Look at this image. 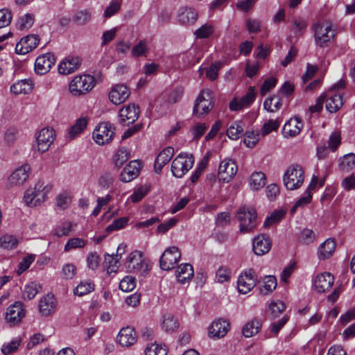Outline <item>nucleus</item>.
<instances>
[{
  "label": "nucleus",
  "instance_id": "f257e3e1",
  "mask_svg": "<svg viewBox=\"0 0 355 355\" xmlns=\"http://www.w3.org/2000/svg\"><path fill=\"white\" fill-rule=\"evenodd\" d=\"M52 186L45 184L44 181H38L33 187L27 189L24 194V202L30 207L42 205L47 198L48 193L51 191Z\"/></svg>",
  "mask_w": 355,
  "mask_h": 355
},
{
  "label": "nucleus",
  "instance_id": "f03ea898",
  "mask_svg": "<svg viewBox=\"0 0 355 355\" xmlns=\"http://www.w3.org/2000/svg\"><path fill=\"white\" fill-rule=\"evenodd\" d=\"M96 85L94 77L89 74L75 76L70 82L69 89L74 96L85 95L92 91Z\"/></svg>",
  "mask_w": 355,
  "mask_h": 355
},
{
  "label": "nucleus",
  "instance_id": "7ed1b4c3",
  "mask_svg": "<svg viewBox=\"0 0 355 355\" xmlns=\"http://www.w3.org/2000/svg\"><path fill=\"white\" fill-rule=\"evenodd\" d=\"M345 82L340 80L334 84L328 92L322 94L326 96V108L331 113L337 112L343 105L342 90L345 87Z\"/></svg>",
  "mask_w": 355,
  "mask_h": 355
},
{
  "label": "nucleus",
  "instance_id": "20e7f679",
  "mask_svg": "<svg viewBox=\"0 0 355 355\" xmlns=\"http://www.w3.org/2000/svg\"><path fill=\"white\" fill-rule=\"evenodd\" d=\"M304 180V172L298 164L291 165L286 171L283 181L284 184L288 190L299 189Z\"/></svg>",
  "mask_w": 355,
  "mask_h": 355
},
{
  "label": "nucleus",
  "instance_id": "39448f33",
  "mask_svg": "<svg viewBox=\"0 0 355 355\" xmlns=\"http://www.w3.org/2000/svg\"><path fill=\"white\" fill-rule=\"evenodd\" d=\"M236 218L240 223L241 232H249L257 226V212L252 207L240 208L236 214Z\"/></svg>",
  "mask_w": 355,
  "mask_h": 355
},
{
  "label": "nucleus",
  "instance_id": "423d86ee",
  "mask_svg": "<svg viewBox=\"0 0 355 355\" xmlns=\"http://www.w3.org/2000/svg\"><path fill=\"white\" fill-rule=\"evenodd\" d=\"M194 157L191 154L180 153L173 161L171 172L178 178H182L193 166Z\"/></svg>",
  "mask_w": 355,
  "mask_h": 355
},
{
  "label": "nucleus",
  "instance_id": "0eeeda50",
  "mask_svg": "<svg viewBox=\"0 0 355 355\" xmlns=\"http://www.w3.org/2000/svg\"><path fill=\"white\" fill-rule=\"evenodd\" d=\"M125 268L130 272L144 274L149 270L147 260L139 250L132 252L127 258Z\"/></svg>",
  "mask_w": 355,
  "mask_h": 355
},
{
  "label": "nucleus",
  "instance_id": "6e6552de",
  "mask_svg": "<svg viewBox=\"0 0 355 355\" xmlns=\"http://www.w3.org/2000/svg\"><path fill=\"white\" fill-rule=\"evenodd\" d=\"M315 44L320 46H327L334 36L331 24L329 22H318L314 27Z\"/></svg>",
  "mask_w": 355,
  "mask_h": 355
},
{
  "label": "nucleus",
  "instance_id": "1a4fd4ad",
  "mask_svg": "<svg viewBox=\"0 0 355 355\" xmlns=\"http://www.w3.org/2000/svg\"><path fill=\"white\" fill-rule=\"evenodd\" d=\"M213 107L214 103L211 91L202 90L196 101L193 113L195 116L200 117L207 114Z\"/></svg>",
  "mask_w": 355,
  "mask_h": 355
},
{
  "label": "nucleus",
  "instance_id": "9d476101",
  "mask_svg": "<svg viewBox=\"0 0 355 355\" xmlns=\"http://www.w3.org/2000/svg\"><path fill=\"white\" fill-rule=\"evenodd\" d=\"M114 135V128L108 122H103L98 124L93 132V138L96 143L103 145L110 142Z\"/></svg>",
  "mask_w": 355,
  "mask_h": 355
},
{
  "label": "nucleus",
  "instance_id": "9b49d317",
  "mask_svg": "<svg viewBox=\"0 0 355 355\" xmlns=\"http://www.w3.org/2000/svg\"><path fill=\"white\" fill-rule=\"evenodd\" d=\"M181 258V253L175 246L166 248L160 257V268L164 270L173 269Z\"/></svg>",
  "mask_w": 355,
  "mask_h": 355
},
{
  "label": "nucleus",
  "instance_id": "f8f14e48",
  "mask_svg": "<svg viewBox=\"0 0 355 355\" xmlns=\"http://www.w3.org/2000/svg\"><path fill=\"white\" fill-rule=\"evenodd\" d=\"M55 139V133L53 129L44 128L36 135V143L37 150L42 153L46 152Z\"/></svg>",
  "mask_w": 355,
  "mask_h": 355
},
{
  "label": "nucleus",
  "instance_id": "ddd939ff",
  "mask_svg": "<svg viewBox=\"0 0 355 355\" xmlns=\"http://www.w3.org/2000/svg\"><path fill=\"white\" fill-rule=\"evenodd\" d=\"M230 329V323L225 319L218 318L214 320L208 327V336L214 340L224 338Z\"/></svg>",
  "mask_w": 355,
  "mask_h": 355
},
{
  "label": "nucleus",
  "instance_id": "4468645a",
  "mask_svg": "<svg viewBox=\"0 0 355 355\" xmlns=\"http://www.w3.org/2000/svg\"><path fill=\"white\" fill-rule=\"evenodd\" d=\"M139 116V108L135 104H129L120 109L118 114L119 122L122 125L134 123Z\"/></svg>",
  "mask_w": 355,
  "mask_h": 355
},
{
  "label": "nucleus",
  "instance_id": "2eb2a0df",
  "mask_svg": "<svg viewBox=\"0 0 355 355\" xmlns=\"http://www.w3.org/2000/svg\"><path fill=\"white\" fill-rule=\"evenodd\" d=\"M238 167L232 159H223L218 167L219 179L225 182H229L237 173Z\"/></svg>",
  "mask_w": 355,
  "mask_h": 355
},
{
  "label": "nucleus",
  "instance_id": "dca6fc26",
  "mask_svg": "<svg viewBox=\"0 0 355 355\" xmlns=\"http://www.w3.org/2000/svg\"><path fill=\"white\" fill-rule=\"evenodd\" d=\"M257 277L252 269L241 273L238 278L237 286L239 293L246 294L256 285Z\"/></svg>",
  "mask_w": 355,
  "mask_h": 355
},
{
  "label": "nucleus",
  "instance_id": "f3484780",
  "mask_svg": "<svg viewBox=\"0 0 355 355\" xmlns=\"http://www.w3.org/2000/svg\"><path fill=\"white\" fill-rule=\"evenodd\" d=\"M31 168L29 164H23L14 171L8 179L10 187L22 185L28 178Z\"/></svg>",
  "mask_w": 355,
  "mask_h": 355
},
{
  "label": "nucleus",
  "instance_id": "a211bd4d",
  "mask_svg": "<svg viewBox=\"0 0 355 355\" xmlns=\"http://www.w3.org/2000/svg\"><path fill=\"white\" fill-rule=\"evenodd\" d=\"M40 42V38L36 35H28L22 37L16 44L15 52L17 54L25 55L35 49Z\"/></svg>",
  "mask_w": 355,
  "mask_h": 355
},
{
  "label": "nucleus",
  "instance_id": "6ab92c4d",
  "mask_svg": "<svg viewBox=\"0 0 355 355\" xmlns=\"http://www.w3.org/2000/svg\"><path fill=\"white\" fill-rule=\"evenodd\" d=\"M256 92L253 87H250L246 94L241 98H234L230 103V109L232 111H239L244 107H249L255 100Z\"/></svg>",
  "mask_w": 355,
  "mask_h": 355
},
{
  "label": "nucleus",
  "instance_id": "aec40b11",
  "mask_svg": "<svg viewBox=\"0 0 355 355\" xmlns=\"http://www.w3.org/2000/svg\"><path fill=\"white\" fill-rule=\"evenodd\" d=\"M55 62V57L51 53L38 56L35 62V71L37 74L43 75L49 72Z\"/></svg>",
  "mask_w": 355,
  "mask_h": 355
},
{
  "label": "nucleus",
  "instance_id": "412c9836",
  "mask_svg": "<svg viewBox=\"0 0 355 355\" xmlns=\"http://www.w3.org/2000/svg\"><path fill=\"white\" fill-rule=\"evenodd\" d=\"M25 312L21 302H15L10 305L6 313V320L10 325L19 324L24 317Z\"/></svg>",
  "mask_w": 355,
  "mask_h": 355
},
{
  "label": "nucleus",
  "instance_id": "4be33fe9",
  "mask_svg": "<svg viewBox=\"0 0 355 355\" xmlns=\"http://www.w3.org/2000/svg\"><path fill=\"white\" fill-rule=\"evenodd\" d=\"M334 282V276L329 272H324L315 277L313 286L318 293H322L329 291Z\"/></svg>",
  "mask_w": 355,
  "mask_h": 355
},
{
  "label": "nucleus",
  "instance_id": "5701e85b",
  "mask_svg": "<svg viewBox=\"0 0 355 355\" xmlns=\"http://www.w3.org/2000/svg\"><path fill=\"white\" fill-rule=\"evenodd\" d=\"M130 94V89L124 85H114L109 93V98L114 105L125 101Z\"/></svg>",
  "mask_w": 355,
  "mask_h": 355
},
{
  "label": "nucleus",
  "instance_id": "b1692460",
  "mask_svg": "<svg viewBox=\"0 0 355 355\" xmlns=\"http://www.w3.org/2000/svg\"><path fill=\"white\" fill-rule=\"evenodd\" d=\"M82 60L78 56H68L58 66V71L63 75L73 73L80 66Z\"/></svg>",
  "mask_w": 355,
  "mask_h": 355
},
{
  "label": "nucleus",
  "instance_id": "393cba45",
  "mask_svg": "<svg viewBox=\"0 0 355 355\" xmlns=\"http://www.w3.org/2000/svg\"><path fill=\"white\" fill-rule=\"evenodd\" d=\"M304 123L300 117L291 118L284 125L282 134L284 137H294L301 132Z\"/></svg>",
  "mask_w": 355,
  "mask_h": 355
},
{
  "label": "nucleus",
  "instance_id": "a878e982",
  "mask_svg": "<svg viewBox=\"0 0 355 355\" xmlns=\"http://www.w3.org/2000/svg\"><path fill=\"white\" fill-rule=\"evenodd\" d=\"M141 167V163L137 160L130 161L121 173L120 180L123 182H131L139 175Z\"/></svg>",
  "mask_w": 355,
  "mask_h": 355
},
{
  "label": "nucleus",
  "instance_id": "bb28decb",
  "mask_svg": "<svg viewBox=\"0 0 355 355\" xmlns=\"http://www.w3.org/2000/svg\"><path fill=\"white\" fill-rule=\"evenodd\" d=\"M57 301L54 295L47 294L42 297L39 302V311L43 316H49L55 311Z\"/></svg>",
  "mask_w": 355,
  "mask_h": 355
},
{
  "label": "nucleus",
  "instance_id": "cd10ccee",
  "mask_svg": "<svg viewBox=\"0 0 355 355\" xmlns=\"http://www.w3.org/2000/svg\"><path fill=\"white\" fill-rule=\"evenodd\" d=\"M198 17L196 11L190 7H180L177 12L176 18L181 24H192Z\"/></svg>",
  "mask_w": 355,
  "mask_h": 355
},
{
  "label": "nucleus",
  "instance_id": "c85d7f7f",
  "mask_svg": "<svg viewBox=\"0 0 355 355\" xmlns=\"http://www.w3.org/2000/svg\"><path fill=\"white\" fill-rule=\"evenodd\" d=\"M271 248V243L268 237L263 234L259 235L254 239L253 250L257 255L267 253Z\"/></svg>",
  "mask_w": 355,
  "mask_h": 355
},
{
  "label": "nucleus",
  "instance_id": "c756f323",
  "mask_svg": "<svg viewBox=\"0 0 355 355\" xmlns=\"http://www.w3.org/2000/svg\"><path fill=\"white\" fill-rule=\"evenodd\" d=\"M117 340L121 346L129 347L136 343V333L130 327L123 328L118 334Z\"/></svg>",
  "mask_w": 355,
  "mask_h": 355
},
{
  "label": "nucleus",
  "instance_id": "7c9ffc66",
  "mask_svg": "<svg viewBox=\"0 0 355 355\" xmlns=\"http://www.w3.org/2000/svg\"><path fill=\"white\" fill-rule=\"evenodd\" d=\"M174 153V150L172 147H167L164 148L157 155L155 162V171L157 173L161 172L162 168L171 160Z\"/></svg>",
  "mask_w": 355,
  "mask_h": 355
},
{
  "label": "nucleus",
  "instance_id": "2f4dec72",
  "mask_svg": "<svg viewBox=\"0 0 355 355\" xmlns=\"http://www.w3.org/2000/svg\"><path fill=\"white\" fill-rule=\"evenodd\" d=\"M178 281L181 284H185L191 280L194 275L193 266L189 263L180 264L175 272Z\"/></svg>",
  "mask_w": 355,
  "mask_h": 355
},
{
  "label": "nucleus",
  "instance_id": "473e14b6",
  "mask_svg": "<svg viewBox=\"0 0 355 355\" xmlns=\"http://www.w3.org/2000/svg\"><path fill=\"white\" fill-rule=\"evenodd\" d=\"M33 89V80L30 78L18 80L10 87V91L15 94H28Z\"/></svg>",
  "mask_w": 355,
  "mask_h": 355
},
{
  "label": "nucleus",
  "instance_id": "72a5a7b5",
  "mask_svg": "<svg viewBox=\"0 0 355 355\" xmlns=\"http://www.w3.org/2000/svg\"><path fill=\"white\" fill-rule=\"evenodd\" d=\"M336 243L334 240H325L318 248V254L320 259H327L332 256L335 251Z\"/></svg>",
  "mask_w": 355,
  "mask_h": 355
},
{
  "label": "nucleus",
  "instance_id": "f704fd0d",
  "mask_svg": "<svg viewBox=\"0 0 355 355\" xmlns=\"http://www.w3.org/2000/svg\"><path fill=\"white\" fill-rule=\"evenodd\" d=\"M261 328V322L257 318L247 322L242 328V334L245 338H251L257 334Z\"/></svg>",
  "mask_w": 355,
  "mask_h": 355
},
{
  "label": "nucleus",
  "instance_id": "c9c22d12",
  "mask_svg": "<svg viewBox=\"0 0 355 355\" xmlns=\"http://www.w3.org/2000/svg\"><path fill=\"white\" fill-rule=\"evenodd\" d=\"M88 124V119L82 116L78 119L75 123L69 128L68 135L70 139H73L83 132Z\"/></svg>",
  "mask_w": 355,
  "mask_h": 355
},
{
  "label": "nucleus",
  "instance_id": "e433bc0d",
  "mask_svg": "<svg viewBox=\"0 0 355 355\" xmlns=\"http://www.w3.org/2000/svg\"><path fill=\"white\" fill-rule=\"evenodd\" d=\"M339 169L342 171L349 172L355 167V154L348 153L339 159Z\"/></svg>",
  "mask_w": 355,
  "mask_h": 355
},
{
  "label": "nucleus",
  "instance_id": "4c0bfd02",
  "mask_svg": "<svg viewBox=\"0 0 355 355\" xmlns=\"http://www.w3.org/2000/svg\"><path fill=\"white\" fill-rule=\"evenodd\" d=\"M119 254L114 257V255H110L109 254H106L105 255V260L103 263V268L107 270L108 274H111L112 272H116L119 268V259L117 258Z\"/></svg>",
  "mask_w": 355,
  "mask_h": 355
},
{
  "label": "nucleus",
  "instance_id": "58836bf2",
  "mask_svg": "<svg viewBox=\"0 0 355 355\" xmlns=\"http://www.w3.org/2000/svg\"><path fill=\"white\" fill-rule=\"evenodd\" d=\"M130 157V152L125 148L119 149L112 157V163L114 167L119 168L125 163Z\"/></svg>",
  "mask_w": 355,
  "mask_h": 355
},
{
  "label": "nucleus",
  "instance_id": "ea45409f",
  "mask_svg": "<svg viewBox=\"0 0 355 355\" xmlns=\"http://www.w3.org/2000/svg\"><path fill=\"white\" fill-rule=\"evenodd\" d=\"M72 225L69 220L62 221L53 228V234L57 237L67 236L71 232Z\"/></svg>",
  "mask_w": 355,
  "mask_h": 355
},
{
  "label": "nucleus",
  "instance_id": "a19ab883",
  "mask_svg": "<svg viewBox=\"0 0 355 355\" xmlns=\"http://www.w3.org/2000/svg\"><path fill=\"white\" fill-rule=\"evenodd\" d=\"M179 327L178 320L171 313H167L164 315V319L162 322V328L166 332H173L175 331Z\"/></svg>",
  "mask_w": 355,
  "mask_h": 355
},
{
  "label": "nucleus",
  "instance_id": "79ce46f5",
  "mask_svg": "<svg viewBox=\"0 0 355 355\" xmlns=\"http://www.w3.org/2000/svg\"><path fill=\"white\" fill-rule=\"evenodd\" d=\"M266 180V175L263 172H254L250 176V187L254 190H259L265 186Z\"/></svg>",
  "mask_w": 355,
  "mask_h": 355
},
{
  "label": "nucleus",
  "instance_id": "37998d69",
  "mask_svg": "<svg viewBox=\"0 0 355 355\" xmlns=\"http://www.w3.org/2000/svg\"><path fill=\"white\" fill-rule=\"evenodd\" d=\"M149 51L148 43L146 40H141L136 44L131 50V54L134 58L146 56Z\"/></svg>",
  "mask_w": 355,
  "mask_h": 355
},
{
  "label": "nucleus",
  "instance_id": "c03bdc74",
  "mask_svg": "<svg viewBox=\"0 0 355 355\" xmlns=\"http://www.w3.org/2000/svg\"><path fill=\"white\" fill-rule=\"evenodd\" d=\"M91 12L87 9L77 11L73 17V21L78 26L87 24L91 20Z\"/></svg>",
  "mask_w": 355,
  "mask_h": 355
},
{
  "label": "nucleus",
  "instance_id": "a18cd8bd",
  "mask_svg": "<svg viewBox=\"0 0 355 355\" xmlns=\"http://www.w3.org/2000/svg\"><path fill=\"white\" fill-rule=\"evenodd\" d=\"M282 119L277 118L276 119H270L264 123L261 128V134L262 136H266L272 131H277L280 126Z\"/></svg>",
  "mask_w": 355,
  "mask_h": 355
},
{
  "label": "nucleus",
  "instance_id": "49530a36",
  "mask_svg": "<svg viewBox=\"0 0 355 355\" xmlns=\"http://www.w3.org/2000/svg\"><path fill=\"white\" fill-rule=\"evenodd\" d=\"M282 106V100L275 96L267 98L263 102L264 109L270 112H274L279 110Z\"/></svg>",
  "mask_w": 355,
  "mask_h": 355
},
{
  "label": "nucleus",
  "instance_id": "de8ad7c7",
  "mask_svg": "<svg viewBox=\"0 0 355 355\" xmlns=\"http://www.w3.org/2000/svg\"><path fill=\"white\" fill-rule=\"evenodd\" d=\"M277 287V279L275 276L268 275L266 276L263 285L260 287V293L262 295H268L271 293Z\"/></svg>",
  "mask_w": 355,
  "mask_h": 355
},
{
  "label": "nucleus",
  "instance_id": "09e8293b",
  "mask_svg": "<svg viewBox=\"0 0 355 355\" xmlns=\"http://www.w3.org/2000/svg\"><path fill=\"white\" fill-rule=\"evenodd\" d=\"M41 289L40 284L32 282L25 286L23 297L28 300L33 299Z\"/></svg>",
  "mask_w": 355,
  "mask_h": 355
},
{
  "label": "nucleus",
  "instance_id": "8fccbe9b",
  "mask_svg": "<svg viewBox=\"0 0 355 355\" xmlns=\"http://www.w3.org/2000/svg\"><path fill=\"white\" fill-rule=\"evenodd\" d=\"M285 308V304L282 301H272L268 305L270 316L272 319L276 318L284 311Z\"/></svg>",
  "mask_w": 355,
  "mask_h": 355
},
{
  "label": "nucleus",
  "instance_id": "3c124183",
  "mask_svg": "<svg viewBox=\"0 0 355 355\" xmlns=\"http://www.w3.org/2000/svg\"><path fill=\"white\" fill-rule=\"evenodd\" d=\"M86 244V240L78 237H74L67 241L64 247V251L69 252L72 250L83 248Z\"/></svg>",
  "mask_w": 355,
  "mask_h": 355
},
{
  "label": "nucleus",
  "instance_id": "603ef678",
  "mask_svg": "<svg viewBox=\"0 0 355 355\" xmlns=\"http://www.w3.org/2000/svg\"><path fill=\"white\" fill-rule=\"evenodd\" d=\"M286 211L284 209H280L275 210L271 215L266 219L263 224L264 227H270L279 223L284 217Z\"/></svg>",
  "mask_w": 355,
  "mask_h": 355
},
{
  "label": "nucleus",
  "instance_id": "864d4df0",
  "mask_svg": "<svg viewBox=\"0 0 355 355\" xmlns=\"http://www.w3.org/2000/svg\"><path fill=\"white\" fill-rule=\"evenodd\" d=\"M167 349L164 345L151 343L146 346L145 355H166Z\"/></svg>",
  "mask_w": 355,
  "mask_h": 355
},
{
  "label": "nucleus",
  "instance_id": "5fc2aeb1",
  "mask_svg": "<svg viewBox=\"0 0 355 355\" xmlns=\"http://www.w3.org/2000/svg\"><path fill=\"white\" fill-rule=\"evenodd\" d=\"M21 339L15 338L11 341L4 343L1 347V352L4 355H10L17 351L20 345Z\"/></svg>",
  "mask_w": 355,
  "mask_h": 355
},
{
  "label": "nucleus",
  "instance_id": "6e6d98bb",
  "mask_svg": "<svg viewBox=\"0 0 355 355\" xmlns=\"http://www.w3.org/2000/svg\"><path fill=\"white\" fill-rule=\"evenodd\" d=\"M18 244L17 239L12 235L5 234L0 237V247L5 249L15 248Z\"/></svg>",
  "mask_w": 355,
  "mask_h": 355
},
{
  "label": "nucleus",
  "instance_id": "4d7b16f0",
  "mask_svg": "<svg viewBox=\"0 0 355 355\" xmlns=\"http://www.w3.org/2000/svg\"><path fill=\"white\" fill-rule=\"evenodd\" d=\"M214 31V26L210 24H205L195 31L196 38L205 39L209 37Z\"/></svg>",
  "mask_w": 355,
  "mask_h": 355
},
{
  "label": "nucleus",
  "instance_id": "13d9d810",
  "mask_svg": "<svg viewBox=\"0 0 355 355\" xmlns=\"http://www.w3.org/2000/svg\"><path fill=\"white\" fill-rule=\"evenodd\" d=\"M243 130L242 123L240 121L236 122L227 130V135L230 139L236 140L239 137Z\"/></svg>",
  "mask_w": 355,
  "mask_h": 355
},
{
  "label": "nucleus",
  "instance_id": "bf43d9fd",
  "mask_svg": "<svg viewBox=\"0 0 355 355\" xmlns=\"http://www.w3.org/2000/svg\"><path fill=\"white\" fill-rule=\"evenodd\" d=\"M94 285L88 282H80L74 289L73 293L78 296H83L94 291Z\"/></svg>",
  "mask_w": 355,
  "mask_h": 355
},
{
  "label": "nucleus",
  "instance_id": "052dcab7",
  "mask_svg": "<svg viewBox=\"0 0 355 355\" xmlns=\"http://www.w3.org/2000/svg\"><path fill=\"white\" fill-rule=\"evenodd\" d=\"M136 286L135 278L132 276L125 277L119 284V288L124 292H130Z\"/></svg>",
  "mask_w": 355,
  "mask_h": 355
},
{
  "label": "nucleus",
  "instance_id": "680f3d73",
  "mask_svg": "<svg viewBox=\"0 0 355 355\" xmlns=\"http://www.w3.org/2000/svg\"><path fill=\"white\" fill-rule=\"evenodd\" d=\"M128 220L129 219L128 217H121L115 219L110 225L106 227V232H111L112 231H116L123 228L127 225Z\"/></svg>",
  "mask_w": 355,
  "mask_h": 355
},
{
  "label": "nucleus",
  "instance_id": "e2e57ef3",
  "mask_svg": "<svg viewBox=\"0 0 355 355\" xmlns=\"http://www.w3.org/2000/svg\"><path fill=\"white\" fill-rule=\"evenodd\" d=\"M259 140V133L248 130L245 134L243 142L248 148H253L255 146Z\"/></svg>",
  "mask_w": 355,
  "mask_h": 355
},
{
  "label": "nucleus",
  "instance_id": "0e129e2a",
  "mask_svg": "<svg viewBox=\"0 0 355 355\" xmlns=\"http://www.w3.org/2000/svg\"><path fill=\"white\" fill-rule=\"evenodd\" d=\"M34 23V16L32 14H26L21 17L18 21V26L19 29L30 28Z\"/></svg>",
  "mask_w": 355,
  "mask_h": 355
},
{
  "label": "nucleus",
  "instance_id": "69168bd1",
  "mask_svg": "<svg viewBox=\"0 0 355 355\" xmlns=\"http://www.w3.org/2000/svg\"><path fill=\"white\" fill-rule=\"evenodd\" d=\"M62 277L65 279H71L76 274V267L72 263H66L62 269Z\"/></svg>",
  "mask_w": 355,
  "mask_h": 355
},
{
  "label": "nucleus",
  "instance_id": "338daca9",
  "mask_svg": "<svg viewBox=\"0 0 355 355\" xmlns=\"http://www.w3.org/2000/svg\"><path fill=\"white\" fill-rule=\"evenodd\" d=\"M207 126L204 123H198L191 130L193 140H198L205 132Z\"/></svg>",
  "mask_w": 355,
  "mask_h": 355
},
{
  "label": "nucleus",
  "instance_id": "774afa93",
  "mask_svg": "<svg viewBox=\"0 0 355 355\" xmlns=\"http://www.w3.org/2000/svg\"><path fill=\"white\" fill-rule=\"evenodd\" d=\"M230 279V271L227 268L220 267L216 273V279L218 282L223 283Z\"/></svg>",
  "mask_w": 355,
  "mask_h": 355
}]
</instances>
